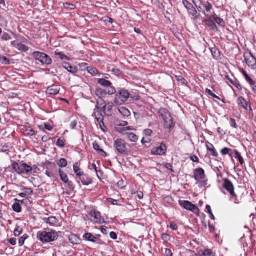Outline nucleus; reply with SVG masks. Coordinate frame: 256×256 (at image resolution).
Wrapping results in <instances>:
<instances>
[{
    "label": "nucleus",
    "instance_id": "obj_46",
    "mask_svg": "<svg viewBox=\"0 0 256 256\" xmlns=\"http://www.w3.org/2000/svg\"><path fill=\"white\" fill-rule=\"evenodd\" d=\"M176 78L178 81L180 82L182 84H186V80L181 76H176Z\"/></svg>",
    "mask_w": 256,
    "mask_h": 256
},
{
    "label": "nucleus",
    "instance_id": "obj_9",
    "mask_svg": "<svg viewBox=\"0 0 256 256\" xmlns=\"http://www.w3.org/2000/svg\"><path fill=\"white\" fill-rule=\"evenodd\" d=\"M223 187L229 192L232 196L236 197V194L234 191V186L230 180L228 179L224 180Z\"/></svg>",
    "mask_w": 256,
    "mask_h": 256
},
{
    "label": "nucleus",
    "instance_id": "obj_25",
    "mask_svg": "<svg viewBox=\"0 0 256 256\" xmlns=\"http://www.w3.org/2000/svg\"><path fill=\"white\" fill-rule=\"evenodd\" d=\"M84 238L90 242H95L96 238L90 233H86L84 236Z\"/></svg>",
    "mask_w": 256,
    "mask_h": 256
},
{
    "label": "nucleus",
    "instance_id": "obj_45",
    "mask_svg": "<svg viewBox=\"0 0 256 256\" xmlns=\"http://www.w3.org/2000/svg\"><path fill=\"white\" fill-rule=\"evenodd\" d=\"M88 72L92 75H96L98 73V70L96 68H90Z\"/></svg>",
    "mask_w": 256,
    "mask_h": 256
},
{
    "label": "nucleus",
    "instance_id": "obj_61",
    "mask_svg": "<svg viewBox=\"0 0 256 256\" xmlns=\"http://www.w3.org/2000/svg\"><path fill=\"white\" fill-rule=\"evenodd\" d=\"M101 231L104 234H107V228L106 226H101Z\"/></svg>",
    "mask_w": 256,
    "mask_h": 256
},
{
    "label": "nucleus",
    "instance_id": "obj_28",
    "mask_svg": "<svg viewBox=\"0 0 256 256\" xmlns=\"http://www.w3.org/2000/svg\"><path fill=\"white\" fill-rule=\"evenodd\" d=\"M242 74L247 82H248L250 85H254V80L248 76L247 73L244 70H242Z\"/></svg>",
    "mask_w": 256,
    "mask_h": 256
},
{
    "label": "nucleus",
    "instance_id": "obj_47",
    "mask_svg": "<svg viewBox=\"0 0 256 256\" xmlns=\"http://www.w3.org/2000/svg\"><path fill=\"white\" fill-rule=\"evenodd\" d=\"M170 228L174 230H178V227L176 224L174 222H171L170 223Z\"/></svg>",
    "mask_w": 256,
    "mask_h": 256
},
{
    "label": "nucleus",
    "instance_id": "obj_4",
    "mask_svg": "<svg viewBox=\"0 0 256 256\" xmlns=\"http://www.w3.org/2000/svg\"><path fill=\"white\" fill-rule=\"evenodd\" d=\"M160 112L164 122V128H168L170 131L174 126V124L173 122V120L170 114L164 109L160 110Z\"/></svg>",
    "mask_w": 256,
    "mask_h": 256
},
{
    "label": "nucleus",
    "instance_id": "obj_58",
    "mask_svg": "<svg viewBox=\"0 0 256 256\" xmlns=\"http://www.w3.org/2000/svg\"><path fill=\"white\" fill-rule=\"evenodd\" d=\"M110 237L113 240H116L117 238V234L114 232H111L110 233Z\"/></svg>",
    "mask_w": 256,
    "mask_h": 256
},
{
    "label": "nucleus",
    "instance_id": "obj_11",
    "mask_svg": "<svg viewBox=\"0 0 256 256\" xmlns=\"http://www.w3.org/2000/svg\"><path fill=\"white\" fill-rule=\"evenodd\" d=\"M179 204L187 210L194 211L198 210V208L192 202L187 200H179Z\"/></svg>",
    "mask_w": 256,
    "mask_h": 256
},
{
    "label": "nucleus",
    "instance_id": "obj_50",
    "mask_svg": "<svg viewBox=\"0 0 256 256\" xmlns=\"http://www.w3.org/2000/svg\"><path fill=\"white\" fill-rule=\"evenodd\" d=\"M128 122L126 121H117L116 122V125L119 126H126L128 125Z\"/></svg>",
    "mask_w": 256,
    "mask_h": 256
},
{
    "label": "nucleus",
    "instance_id": "obj_23",
    "mask_svg": "<svg viewBox=\"0 0 256 256\" xmlns=\"http://www.w3.org/2000/svg\"><path fill=\"white\" fill-rule=\"evenodd\" d=\"M118 110L124 117H128L130 115V112L126 108L122 107L118 108Z\"/></svg>",
    "mask_w": 256,
    "mask_h": 256
},
{
    "label": "nucleus",
    "instance_id": "obj_12",
    "mask_svg": "<svg viewBox=\"0 0 256 256\" xmlns=\"http://www.w3.org/2000/svg\"><path fill=\"white\" fill-rule=\"evenodd\" d=\"M245 60L248 66L253 68H256V58L251 53H250L245 56Z\"/></svg>",
    "mask_w": 256,
    "mask_h": 256
},
{
    "label": "nucleus",
    "instance_id": "obj_64",
    "mask_svg": "<svg viewBox=\"0 0 256 256\" xmlns=\"http://www.w3.org/2000/svg\"><path fill=\"white\" fill-rule=\"evenodd\" d=\"M99 153L100 154H101L102 156H107V154L102 149H101L100 150V151L99 152Z\"/></svg>",
    "mask_w": 256,
    "mask_h": 256
},
{
    "label": "nucleus",
    "instance_id": "obj_38",
    "mask_svg": "<svg viewBox=\"0 0 256 256\" xmlns=\"http://www.w3.org/2000/svg\"><path fill=\"white\" fill-rule=\"evenodd\" d=\"M69 240H70V242L73 244H76L78 241V238H76V236H74V235H72V236H70L69 237Z\"/></svg>",
    "mask_w": 256,
    "mask_h": 256
},
{
    "label": "nucleus",
    "instance_id": "obj_53",
    "mask_svg": "<svg viewBox=\"0 0 256 256\" xmlns=\"http://www.w3.org/2000/svg\"><path fill=\"white\" fill-rule=\"evenodd\" d=\"M8 241L12 246H15L16 244V240L14 238H11L8 240Z\"/></svg>",
    "mask_w": 256,
    "mask_h": 256
},
{
    "label": "nucleus",
    "instance_id": "obj_17",
    "mask_svg": "<svg viewBox=\"0 0 256 256\" xmlns=\"http://www.w3.org/2000/svg\"><path fill=\"white\" fill-rule=\"evenodd\" d=\"M124 134L126 135L127 138L131 142H136L138 140V136L132 132H125Z\"/></svg>",
    "mask_w": 256,
    "mask_h": 256
},
{
    "label": "nucleus",
    "instance_id": "obj_13",
    "mask_svg": "<svg viewBox=\"0 0 256 256\" xmlns=\"http://www.w3.org/2000/svg\"><path fill=\"white\" fill-rule=\"evenodd\" d=\"M194 179L198 182L204 179L205 178L204 170L202 168L196 169L194 171Z\"/></svg>",
    "mask_w": 256,
    "mask_h": 256
},
{
    "label": "nucleus",
    "instance_id": "obj_63",
    "mask_svg": "<svg viewBox=\"0 0 256 256\" xmlns=\"http://www.w3.org/2000/svg\"><path fill=\"white\" fill-rule=\"evenodd\" d=\"M162 238L165 240H168L170 238V236L166 234L162 236Z\"/></svg>",
    "mask_w": 256,
    "mask_h": 256
},
{
    "label": "nucleus",
    "instance_id": "obj_55",
    "mask_svg": "<svg viewBox=\"0 0 256 256\" xmlns=\"http://www.w3.org/2000/svg\"><path fill=\"white\" fill-rule=\"evenodd\" d=\"M93 147H94V148L97 150V151H98L100 152V150H101L100 148V146L98 145V144L97 143H94L93 144Z\"/></svg>",
    "mask_w": 256,
    "mask_h": 256
},
{
    "label": "nucleus",
    "instance_id": "obj_32",
    "mask_svg": "<svg viewBox=\"0 0 256 256\" xmlns=\"http://www.w3.org/2000/svg\"><path fill=\"white\" fill-rule=\"evenodd\" d=\"M12 208L16 212H21L20 206L18 202H16L14 204V205L12 206Z\"/></svg>",
    "mask_w": 256,
    "mask_h": 256
},
{
    "label": "nucleus",
    "instance_id": "obj_15",
    "mask_svg": "<svg viewBox=\"0 0 256 256\" xmlns=\"http://www.w3.org/2000/svg\"><path fill=\"white\" fill-rule=\"evenodd\" d=\"M60 92V88L56 86H52L48 88L46 92L48 94L56 95Z\"/></svg>",
    "mask_w": 256,
    "mask_h": 256
},
{
    "label": "nucleus",
    "instance_id": "obj_48",
    "mask_svg": "<svg viewBox=\"0 0 256 256\" xmlns=\"http://www.w3.org/2000/svg\"><path fill=\"white\" fill-rule=\"evenodd\" d=\"M132 100H139V96L138 94H130V98Z\"/></svg>",
    "mask_w": 256,
    "mask_h": 256
},
{
    "label": "nucleus",
    "instance_id": "obj_16",
    "mask_svg": "<svg viewBox=\"0 0 256 256\" xmlns=\"http://www.w3.org/2000/svg\"><path fill=\"white\" fill-rule=\"evenodd\" d=\"M98 82L100 84L106 87V88H114L113 86H112V84L110 81L107 80L104 78L98 79Z\"/></svg>",
    "mask_w": 256,
    "mask_h": 256
},
{
    "label": "nucleus",
    "instance_id": "obj_54",
    "mask_svg": "<svg viewBox=\"0 0 256 256\" xmlns=\"http://www.w3.org/2000/svg\"><path fill=\"white\" fill-rule=\"evenodd\" d=\"M2 63L4 64H9V60L5 56H2Z\"/></svg>",
    "mask_w": 256,
    "mask_h": 256
},
{
    "label": "nucleus",
    "instance_id": "obj_44",
    "mask_svg": "<svg viewBox=\"0 0 256 256\" xmlns=\"http://www.w3.org/2000/svg\"><path fill=\"white\" fill-rule=\"evenodd\" d=\"M206 92L209 95L211 96L213 98H218V99H220L218 96H216L214 94L211 90H209L208 88H206Z\"/></svg>",
    "mask_w": 256,
    "mask_h": 256
},
{
    "label": "nucleus",
    "instance_id": "obj_43",
    "mask_svg": "<svg viewBox=\"0 0 256 256\" xmlns=\"http://www.w3.org/2000/svg\"><path fill=\"white\" fill-rule=\"evenodd\" d=\"M232 151V150L225 148L221 150V153L222 155H226L229 154L230 152Z\"/></svg>",
    "mask_w": 256,
    "mask_h": 256
},
{
    "label": "nucleus",
    "instance_id": "obj_42",
    "mask_svg": "<svg viewBox=\"0 0 256 256\" xmlns=\"http://www.w3.org/2000/svg\"><path fill=\"white\" fill-rule=\"evenodd\" d=\"M206 210H207V212L210 214V217L212 219L214 220V214L212 213L211 208L209 205H207L206 206Z\"/></svg>",
    "mask_w": 256,
    "mask_h": 256
},
{
    "label": "nucleus",
    "instance_id": "obj_19",
    "mask_svg": "<svg viewBox=\"0 0 256 256\" xmlns=\"http://www.w3.org/2000/svg\"><path fill=\"white\" fill-rule=\"evenodd\" d=\"M212 18L220 26L222 27H224L225 26V22L224 20L218 17L216 14L212 16Z\"/></svg>",
    "mask_w": 256,
    "mask_h": 256
},
{
    "label": "nucleus",
    "instance_id": "obj_40",
    "mask_svg": "<svg viewBox=\"0 0 256 256\" xmlns=\"http://www.w3.org/2000/svg\"><path fill=\"white\" fill-rule=\"evenodd\" d=\"M22 229L20 228V226H18L14 230V234L15 236H19L20 234L22 232Z\"/></svg>",
    "mask_w": 256,
    "mask_h": 256
},
{
    "label": "nucleus",
    "instance_id": "obj_34",
    "mask_svg": "<svg viewBox=\"0 0 256 256\" xmlns=\"http://www.w3.org/2000/svg\"><path fill=\"white\" fill-rule=\"evenodd\" d=\"M236 158H238L241 164L244 163V160L242 157L240 156V154L238 151H235Z\"/></svg>",
    "mask_w": 256,
    "mask_h": 256
},
{
    "label": "nucleus",
    "instance_id": "obj_26",
    "mask_svg": "<svg viewBox=\"0 0 256 256\" xmlns=\"http://www.w3.org/2000/svg\"><path fill=\"white\" fill-rule=\"evenodd\" d=\"M59 172L62 180L64 183H68V178L67 175L64 173L60 169L59 170Z\"/></svg>",
    "mask_w": 256,
    "mask_h": 256
},
{
    "label": "nucleus",
    "instance_id": "obj_33",
    "mask_svg": "<svg viewBox=\"0 0 256 256\" xmlns=\"http://www.w3.org/2000/svg\"><path fill=\"white\" fill-rule=\"evenodd\" d=\"M65 142H66V140L64 139L59 138V139H58L56 144L58 146L62 148L65 145Z\"/></svg>",
    "mask_w": 256,
    "mask_h": 256
},
{
    "label": "nucleus",
    "instance_id": "obj_5",
    "mask_svg": "<svg viewBox=\"0 0 256 256\" xmlns=\"http://www.w3.org/2000/svg\"><path fill=\"white\" fill-rule=\"evenodd\" d=\"M130 98V93L125 89H120L116 94L114 103L116 104H122L125 103Z\"/></svg>",
    "mask_w": 256,
    "mask_h": 256
},
{
    "label": "nucleus",
    "instance_id": "obj_18",
    "mask_svg": "<svg viewBox=\"0 0 256 256\" xmlns=\"http://www.w3.org/2000/svg\"><path fill=\"white\" fill-rule=\"evenodd\" d=\"M192 2L199 11H202L204 9L205 4L201 0H192Z\"/></svg>",
    "mask_w": 256,
    "mask_h": 256
},
{
    "label": "nucleus",
    "instance_id": "obj_31",
    "mask_svg": "<svg viewBox=\"0 0 256 256\" xmlns=\"http://www.w3.org/2000/svg\"><path fill=\"white\" fill-rule=\"evenodd\" d=\"M67 164V160L65 158H61L58 163V165L62 168L66 167Z\"/></svg>",
    "mask_w": 256,
    "mask_h": 256
},
{
    "label": "nucleus",
    "instance_id": "obj_10",
    "mask_svg": "<svg viewBox=\"0 0 256 256\" xmlns=\"http://www.w3.org/2000/svg\"><path fill=\"white\" fill-rule=\"evenodd\" d=\"M91 220L95 223L102 224L104 222V219L102 217L98 212L94 211L90 213Z\"/></svg>",
    "mask_w": 256,
    "mask_h": 256
},
{
    "label": "nucleus",
    "instance_id": "obj_49",
    "mask_svg": "<svg viewBox=\"0 0 256 256\" xmlns=\"http://www.w3.org/2000/svg\"><path fill=\"white\" fill-rule=\"evenodd\" d=\"M117 185H118V188H120L122 189H123L126 186L123 180L119 181L118 182Z\"/></svg>",
    "mask_w": 256,
    "mask_h": 256
},
{
    "label": "nucleus",
    "instance_id": "obj_3",
    "mask_svg": "<svg viewBox=\"0 0 256 256\" xmlns=\"http://www.w3.org/2000/svg\"><path fill=\"white\" fill-rule=\"evenodd\" d=\"M128 144L126 142L121 138H118L114 140V148L116 152L122 155H128V150L126 146Z\"/></svg>",
    "mask_w": 256,
    "mask_h": 256
},
{
    "label": "nucleus",
    "instance_id": "obj_14",
    "mask_svg": "<svg viewBox=\"0 0 256 256\" xmlns=\"http://www.w3.org/2000/svg\"><path fill=\"white\" fill-rule=\"evenodd\" d=\"M166 148L164 144H161L160 146L152 149V153L153 154L162 155L165 154Z\"/></svg>",
    "mask_w": 256,
    "mask_h": 256
},
{
    "label": "nucleus",
    "instance_id": "obj_24",
    "mask_svg": "<svg viewBox=\"0 0 256 256\" xmlns=\"http://www.w3.org/2000/svg\"><path fill=\"white\" fill-rule=\"evenodd\" d=\"M238 104L245 109H246L248 105L247 102L242 96L238 98Z\"/></svg>",
    "mask_w": 256,
    "mask_h": 256
},
{
    "label": "nucleus",
    "instance_id": "obj_62",
    "mask_svg": "<svg viewBox=\"0 0 256 256\" xmlns=\"http://www.w3.org/2000/svg\"><path fill=\"white\" fill-rule=\"evenodd\" d=\"M44 128L48 130H52V126L48 124H44Z\"/></svg>",
    "mask_w": 256,
    "mask_h": 256
},
{
    "label": "nucleus",
    "instance_id": "obj_20",
    "mask_svg": "<svg viewBox=\"0 0 256 256\" xmlns=\"http://www.w3.org/2000/svg\"><path fill=\"white\" fill-rule=\"evenodd\" d=\"M200 256H210L212 254V251L208 248H202L199 250Z\"/></svg>",
    "mask_w": 256,
    "mask_h": 256
},
{
    "label": "nucleus",
    "instance_id": "obj_22",
    "mask_svg": "<svg viewBox=\"0 0 256 256\" xmlns=\"http://www.w3.org/2000/svg\"><path fill=\"white\" fill-rule=\"evenodd\" d=\"M44 221L50 225H54L58 222V220L54 216H50L48 218H44Z\"/></svg>",
    "mask_w": 256,
    "mask_h": 256
},
{
    "label": "nucleus",
    "instance_id": "obj_2",
    "mask_svg": "<svg viewBox=\"0 0 256 256\" xmlns=\"http://www.w3.org/2000/svg\"><path fill=\"white\" fill-rule=\"evenodd\" d=\"M12 169L18 174H22L32 172V168L31 166L25 163H18L14 162L12 165Z\"/></svg>",
    "mask_w": 256,
    "mask_h": 256
},
{
    "label": "nucleus",
    "instance_id": "obj_36",
    "mask_svg": "<svg viewBox=\"0 0 256 256\" xmlns=\"http://www.w3.org/2000/svg\"><path fill=\"white\" fill-rule=\"evenodd\" d=\"M27 238H28V236L26 234H25V235L23 236H22L21 238H20L19 240V242H18L19 246H23V244L24 243L25 240Z\"/></svg>",
    "mask_w": 256,
    "mask_h": 256
},
{
    "label": "nucleus",
    "instance_id": "obj_29",
    "mask_svg": "<svg viewBox=\"0 0 256 256\" xmlns=\"http://www.w3.org/2000/svg\"><path fill=\"white\" fill-rule=\"evenodd\" d=\"M16 48L18 50L24 52L28 51V48L26 45L22 44H18Z\"/></svg>",
    "mask_w": 256,
    "mask_h": 256
},
{
    "label": "nucleus",
    "instance_id": "obj_59",
    "mask_svg": "<svg viewBox=\"0 0 256 256\" xmlns=\"http://www.w3.org/2000/svg\"><path fill=\"white\" fill-rule=\"evenodd\" d=\"M77 124V122L76 120H74L70 124V126L72 129H74Z\"/></svg>",
    "mask_w": 256,
    "mask_h": 256
},
{
    "label": "nucleus",
    "instance_id": "obj_57",
    "mask_svg": "<svg viewBox=\"0 0 256 256\" xmlns=\"http://www.w3.org/2000/svg\"><path fill=\"white\" fill-rule=\"evenodd\" d=\"M230 125L234 128H236L237 125L236 122V120L234 119H230Z\"/></svg>",
    "mask_w": 256,
    "mask_h": 256
},
{
    "label": "nucleus",
    "instance_id": "obj_7",
    "mask_svg": "<svg viewBox=\"0 0 256 256\" xmlns=\"http://www.w3.org/2000/svg\"><path fill=\"white\" fill-rule=\"evenodd\" d=\"M115 92L116 90L114 88H110L104 90L98 88L96 90L95 94L100 98L98 101L100 102V103L103 102L102 98L106 97L107 94H112Z\"/></svg>",
    "mask_w": 256,
    "mask_h": 256
},
{
    "label": "nucleus",
    "instance_id": "obj_27",
    "mask_svg": "<svg viewBox=\"0 0 256 256\" xmlns=\"http://www.w3.org/2000/svg\"><path fill=\"white\" fill-rule=\"evenodd\" d=\"M206 148L208 150L212 152V154L214 156H218L217 152H216L214 146L212 144L208 143L206 144Z\"/></svg>",
    "mask_w": 256,
    "mask_h": 256
},
{
    "label": "nucleus",
    "instance_id": "obj_35",
    "mask_svg": "<svg viewBox=\"0 0 256 256\" xmlns=\"http://www.w3.org/2000/svg\"><path fill=\"white\" fill-rule=\"evenodd\" d=\"M74 171L75 173L76 174L77 176H81L82 174V173L80 172V168L78 166L77 164H74Z\"/></svg>",
    "mask_w": 256,
    "mask_h": 256
},
{
    "label": "nucleus",
    "instance_id": "obj_56",
    "mask_svg": "<svg viewBox=\"0 0 256 256\" xmlns=\"http://www.w3.org/2000/svg\"><path fill=\"white\" fill-rule=\"evenodd\" d=\"M212 18V16H210V19L208 20V25L210 26H212V27H213L214 26H215V24H214L213 22V21L212 20H211V18Z\"/></svg>",
    "mask_w": 256,
    "mask_h": 256
},
{
    "label": "nucleus",
    "instance_id": "obj_6",
    "mask_svg": "<svg viewBox=\"0 0 256 256\" xmlns=\"http://www.w3.org/2000/svg\"><path fill=\"white\" fill-rule=\"evenodd\" d=\"M32 56L36 60L39 61L42 65H49L52 63V59L46 54L40 52H34L32 53Z\"/></svg>",
    "mask_w": 256,
    "mask_h": 256
},
{
    "label": "nucleus",
    "instance_id": "obj_8",
    "mask_svg": "<svg viewBox=\"0 0 256 256\" xmlns=\"http://www.w3.org/2000/svg\"><path fill=\"white\" fill-rule=\"evenodd\" d=\"M106 107V104L103 105L102 104H100V102L98 101L97 105L96 106L97 111L96 112V110H94L95 112L93 114V116H94L96 119L99 123V124L100 125L102 124L104 125L103 116L102 114L101 110H104Z\"/></svg>",
    "mask_w": 256,
    "mask_h": 256
},
{
    "label": "nucleus",
    "instance_id": "obj_39",
    "mask_svg": "<svg viewBox=\"0 0 256 256\" xmlns=\"http://www.w3.org/2000/svg\"><path fill=\"white\" fill-rule=\"evenodd\" d=\"M90 170H94L95 171V172H96V176H97L98 178H100V176H99V175H98V172H99L98 170H97V167H96V164H92L90 165Z\"/></svg>",
    "mask_w": 256,
    "mask_h": 256
},
{
    "label": "nucleus",
    "instance_id": "obj_52",
    "mask_svg": "<svg viewBox=\"0 0 256 256\" xmlns=\"http://www.w3.org/2000/svg\"><path fill=\"white\" fill-rule=\"evenodd\" d=\"M24 194H26V196L32 194V190L30 188H24Z\"/></svg>",
    "mask_w": 256,
    "mask_h": 256
},
{
    "label": "nucleus",
    "instance_id": "obj_30",
    "mask_svg": "<svg viewBox=\"0 0 256 256\" xmlns=\"http://www.w3.org/2000/svg\"><path fill=\"white\" fill-rule=\"evenodd\" d=\"M182 3H183L184 5V6L187 9H188V10H192V9H194V6L192 4H190V2H188L186 0H183Z\"/></svg>",
    "mask_w": 256,
    "mask_h": 256
},
{
    "label": "nucleus",
    "instance_id": "obj_60",
    "mask_svg": "<svg viewBox=\"0 0 256 256\" xmlns=\"http://www.w3.org/2000/svg\"><path fill=\"white\" fill-rule=\"evenodd\" d=\"M190 160H191L192 162H198V158L196 156H194V155L190 157Z\"/></svg>",
    "mask_w": 256,
    "mask_h": 256
},
{
    "label": "nucleus",
    "instance_id": "obj_51",
    "mask_svg": "<svg viewBox=\"0 0 256 256\" xmlns=\"http://www.w3.org/2000/svg\"><path fill=\"white\" fill-rule=\"evenodd\" d=\"M10 36L7 33H4L2 34V38L5 40H8L10 39Z\"/></svg>",
    "mask_w": 256,
    "mask_h": 256
},
{
    "label": "nucleus",
    "instance_id": "obj_41",
    "mask_svg": "<svg viewBox=\"0 0 256 256\" xmlns=\"http://www.w3.org/2000/svg\"><path fill=\"white\" fill-rule=\"evenodd\" d=\"M212 5L208 2H206L204 4V9L208 12L212 9Z\"/></svg>",
    "mask_w": 256,
    "mask_h": 256
},
{
    "label": "nucleus",
    "instance_id": "obj_1",
    "mask_svg": "<svg viewBox=\"0 0 256 256\" xmlns=\"http://www.w3.org/2000/svg\"><path fill=\"white\" fill-rule=\"evenodd\" d=\"M58 235L55 232L42 231L38 232V238L42 242H50L58 238Z\"/></svg>",
    "mask_w": 256,
    "mask_h": 256
},
{
    "label": "nucleus",
    "instance_id": "obj_37",
    "mask_svg": "<svg viewBox=\"0 0 256 256\" xmlns=\"http://www.w3.org/2000/svg\"><path fill=\"white\" fill-rule=\"evenodd\" d=\"M56 55L58 56V58L61 59V60H64V59H66V60H69V58L66 56V55L62 54V53L61 52H56Z\"/></svg>",
    "mask_w": 256,
    "mask_h": 256
},
{
    "label": "nucleus",
    "instance_id": "obj_21",
    "mask_svg": "<svg viewBox=\"0 0 256 256\" xmlns=\"http://www.w3.org/2000/svg\"><path fill=\"white\" fill-rule=\"evenodd\" d=\"M63 66L67 70L71 73L74 74L77 72L78 70L76 68L72 66L68 63L64 62L63 64Z\"/></svg>",
    "mask_w": 256,
    "mask_h": 256
}]
</instances>
